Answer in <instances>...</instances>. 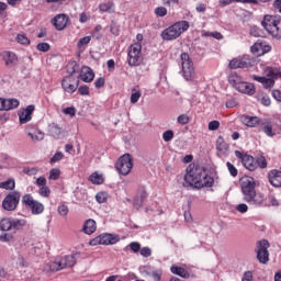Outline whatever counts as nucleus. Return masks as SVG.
Returning a JSON list of instances; mask_svg holds the SVG:
<instances>
[{
    "mask_svg": "<svg viewBox=\"0 0 281 281\" xmlns=\"http://www.w3.org/2000/svg\"><path fill=\"white\" fill-rule=\"evenodd\" d=\"M22 203L25 205V207H30L32 214L34 215L43 214V212H45V205L34 200V196H32L30 193L22 196Z\"/></svg>",
    "mask_w": 281,
    "mask_h": 281,
    "instance_id": "9",
    "label": "nucleus"
},
{
    "mask_svg": "<svg viewBox=\"0 0 281 281\" xmlns=\"http://www.w3.org/2000/svg\"><path fill=\"white\" fill-rule=\"evenodd\" d=\"M269 247L270 244L267 239L257 243V259L261 265L269 262Z\"/></svg>",
    "mask_w": 281,
    "mask_h": 281,
    "instance_id": "12",
    "label": "nucleus"
},
{
    "mask_svg": "<svg viewBox=\"0 0 281 281\" xmlns=\"http://www.w3.org/2000/svg\"><path fill=\"white\" fill-rule=\"evenodd\" d=\"M57 212L59 214V216H67V214H69V206L65 205V204H60L57 209Z\"/></svg>",
    "mask_w": 281,
    "mask_h": 281,
    "instance_id": "47",
    "label": "nucleus"
},
{
    "mask_svg": "<svg viewBox=\"0 0 281 281\" xmlns=\"http://www.w3.org/2000/svg\"><path fill=\"white\" fill-rule=\"evenodd\" d=\"M80 78L82 82H93V78H95V75L93 74V69L90 67L83 66L80 71Z\"/></svg>",
    "mask_w": 281,
    "mask_h": 281,
    "instance_id": "23",
    "label": "nucleus"
},
{
    "mask_svg": "<svg viewBox=\"0 0 281 281\" xmlns=\"http://www.w3.org/2000/svg\"><path fill=\"white\" fill-rule=\"evenodd\" d=\"M1 243H10L14 240V235L12 233H3L0 235Z\"/></svg>",
    "mask_w": 281,
    "mask_h": 281,
    "instance_id": "45",
    "label": "nucleus"
},
{
    "mask_svg": "<svg viewBox=\"0 0 281 281\" xmlns=\"http://www.w3.org/2000/svg\"><path fill=\"white\" fill-rule=\"evenodd\" d=\"M256 164V170H258V168H267V159L265 158V156H259L257 157V159L255 160Z\"/></svg>",
    "mask_w": 281,
    "mask_h": 281,
    "instance_id": "38",
    "label": "nucleus"
},
{
    "mask_svg": "<svg viewBox=\"0 0 281 281\" xmlns=\"http://www.w3.org/2000/svg\"><path fill=\"white\" fill-rule=\"evenodd\" d=\"M181 60V74L184 80H194L195 71H194V61L190 58L188 53H182L180 55Z\"/></svg>",
    "mask_w": 281,
    "mask_h": 281,
    "instance_id": "6",
    "label": "nucleus"
},
{
    "mask_svg": "<svg viewBox=\"0 0 281 281\" xmlns=\"http://www.w3.org/2000/svg\"><path fill=\"white\" fill-rule=\"evenodd\" d=\"M235 210L240 214H246V212H249V206L245 203H240L236 205Z\"/></svg>",
    "mask_w": 281,
    "mask_h": 281,
    "instance_id": "54",
    "label": "nucleus"
},
{
    "mask_svg": "<svg viewBox=\"0 0 281 281\" xmlns=\"http://www.w3.org/2000/svg\"><path fill=\"white\" fill-rule=\"evenodd\" d=\"M23 172H24V175H29V177H34V175H38V168H36V167H33V168L25 167L23 169Z\"/></svg>",
    "mask_w": 281,
    "mask_h": 281,
    "instance_id": "50",
    "label": "nucleus"
},
{
    "mask_svg": "<svg viewBox=\"0 0 281 281\" xmlns=\"http://www.w3.org/2000/svg\"><path fill=\"white\" fill-rule=\"evenodd\" d=\"M216 150H218L224 156H227L229 154V145L225 142V138H223V136L217 137Z\"/></svg>",
    "mask_w": 281,
    "mask_h": 281,
    "instance_id": "26",
    "label": "nucleus"
},
{
    "mask_svg": "<svg viewBox=\"0 0 281 281\" xmlns=\"http://www.w3.org/2000/svg\"><path fill=\"white\" fill-rule=\"evenodd\" d=\"M146 199H148V192L146 191V188L140 187L133 201L135 210H142L144 203H146Z\"/></svg>",
    "mask_w": 281,
    "mask_h": 281,
    "instance_id": "15",
    "label": "nucleus"
},
{
    "mask_svg": "<svg viewBox=\"0 0 281 281\" xmlns=\"http://www.w3.org/2000/svg\"><path fill=\"white\" fill-rule=\"evenodd\" d=\"M269 183L273 186V188H281V171L278 169H272L268 173Z\"/></svg>",
    "mask_w": 281,
    "mask_h": 281,
    "instance_id": "21",
    "label": "nucleus"
},
{
    "mask_svg": "<svg viewBox=\"0 0 281 281\" xmlns=\"http://www.w3.org/2000/svg\"><path fill=\"white\" fill-rule=\"evenodd\" d=\"M139 98H142L140 91H136V92L132 93L131 94V104H137V102H139Z\"/></svg>",
    "mask_w": 281,
    "mask_h": 281,
    "instance_id": "56",
    "label": "nucleus"
},
{
    "mask_svg": "<svg viewBox=\"0 0 281 281\" xmlns=\"http://www.w3.org/2000/svg\"><path fill=\"white\" fill-rule=\"evenodd\" d=\"M220 127H221V122L218 121H211L209 123V131H218Z\"/></svg>",
    "mask_w": 281,
    "mask_h": 281,
    "instance_id": "61",
    "label": "nucleus"
},
{
    "mask_svg": "<svg viewBox=\"0 0 281 281\" xmlns=\"http://www.w3.org/2000/svg\"><path fill=\"white\" fill-rule=\"evenodd\" d=\"M263 133L268 136V137H273V135H276V133L273 132V125L272 124H266L262 127Z\"/></svg>",
    "mask_w": 281,
    "mask_h": 281,
    "instance_id": "44",
    "label": "nucleus"
},
{
    "mask_svg": "<svg viewBox=\"0 0 281 281\" xmlns=\"http://www.w3.org/2000/svg\"><path fill=\"white\" fill-rule=\"evenodd\" d=\"M178 123L182 126H186V124H190V116L188 114H181L178 116Z\"/></svg>",
    "mask_w": 281,
    "mask_h": 281,
    "instance_id": "49",
    "label": "nucleus"
},
{
    "mask_svg": "<svg viewBox=\"0 0 281 281\" xmlns=\"http://www.w3.org/2000/svg\"><path fill=\"white\" fill-rule=\"evenodd\" d=\"M16 41L18 43H20V45H30V38H27V36L23 34H19L16 36Z\"/></svg>",
    "mask_w": 281,
    "mask_h": 281,
    "instance_id": "52",
    "label": "nucleus"
},
{
    "mask_svg": "<svg viewBox=\"0 0 281 281\" xmlns=\"http://www.w3.org/2000/svg\"><path fill=\"white\" fill-rule=\"evenodd\" d=\"M89 43H91V36L81 37L77 43V48L79 49V52H85Z\"/></svg>",
    "mask_w": 281,
    "mask_h": 281,
    "instance_id": "35",
    "label": "nucleus"
},
{
    "mask_svg": "<svg viewBox=\"0 0 281 281\" xmlns=\"http://www.w3.org/2000/svg\"><path fill=\"white\" fill-rule=\"evenodd\" d=\"M32 113H34V105H27L26 109L19 114L20 123L27 124L32 120Z\"/></svg>",
    "mask_w": 281,
    "mask_h": 281,
    "instance_id": "25",
    "label": "nucleus"
},
{
    "mask_svg": "<svg viewBox=\"0 0 281 281\" xmlns=\"http://www.w3.org/2000/svg\"><path fill=\"white\" fill-rule=\"evenodd\" d=\"M63 113L65 115H70L71 117L76 116V108L75 106H69L63 110Z\"/></svg>",
    "mask_w": 281,
    "mask_h": 281,
    "instance_id": "60",
    "label": "nucleus"
},
{
    "mask_svg": "<svg viewBox=\"0 0 281 281\" xmlns=\"http://www.w3.org/2000/svg\"><path fill=\"white\" fill-rule=\"evenodd\" d=\"M37 52L47 53L49 49H52V46L47 42H42L36 45Z\"/></svg>",
    "mask_w": 281,
    "mask_h": 281,
    "instance_id": "40",
    "label": "nucleus"
},
{
    "mask_svg": "<svg viewBox=\"0 0 281 281\" xmlns=\"http://www.w3.org/2000/svg\"><path fill=\"white\" fill-rule=\"evenodd\" d=\"M130 249L134 252V254H138V251H140L142 249V245L137 241H132L128 245Z\"/></svg>",
    "mask_w": 281,
    "mask_h": 281,
    "instance_id": "53",
    "label": "nucleus"
},
{
    "mask_svg": "<svg viewBox=\"0 0 281 281\" xmlns=\"http://www.w3.org/2000/svg\"><path fill=\"white\" fill-rule=\"evenodd\" d=\"M53 25L58 30L59 32L65 30L67 27V23H69V16L65 13L57 14L53 20H52Z\"/></svg>",
    "mask_w": 281,
    "mask_h": 281,
    "instance_id": "17",
    "label": "nucleus"
},
{
    "mask_svg": "<svg viewBox=\"0 0 281 281\" xmlns=\"http://www.w3.org/2000/svg\"><path fill=\"white\" fill-rule=\"evenodd\" d=\"M258 181L252 177H244L240 182L243 201L257 207L265 203V194L257 192Z\"/></svg>",
    "mask_w": 281,
    "mask_h": 281,
    "instance_id": "2",
    "label": "nucleus"
},
{
    "mask_svg": "<svg viewBox=\"0 0 281 281\" xmlns=\"http://www.w3.org/2000/svg\"><path fill=\"white\" fill-rule=\"evenodd\" d=\"M20 202H21V192L11 191L5 195V198L2 201V210H5V212H14V210L19 207Z\"/></svg>",
    "mask_w": 281,
    "mask_h": 281,
    "instance_id": "8",
    "label": "nucleus"
},
{
    "mask_svg": "<svg viewBox=\"0 0 281 281\" xmlns=\"http://www.w3.org/2000/svg\"><path fill=\"white\" fill-rule=\"evenodd\" d=\"M0 56L2 57V60H4V65L7 67H13V65H16V61L19 60L16 54L10 50H4L0 53Z\"/></svg>",
    "mask_w": 281,
    "mask_h": 281,
    "instance_id": "18",
    "label": "nucleus"
},
{
    "mask_svg": "<svg viewBox=\"0 0 281 281\" xmlns=\"http://www.w3.org/2000/svg\"><path fill=\"white\" fill-rule=\"evenodd\" d=\"M80 85V80L75 78L74 76H67L61 81V87L66 93H76L78 87Z\"/></svg>",
    "mask_w": 281,
    "mask_h": 281,
    "instance_id": "13",
    "label": "nucleus"
},
{
    "mask_svg": "<svg viewBox=\"0 0 281 281\" xmlns=\"http://www.w3.org/2000/svg\"><path fill=\"white\" fill-rule=\"evenodd\" d=\"M228 82L234 87V89H236L243 82V78H240L236 72H231L228 76Z\"/></svg>",
    "mask_w": 281,
    "mask_h": 281,
    "instance_id": "33",
    "label": "nucleus"
},
{
    "mask_svg": "<svg viewBox=\"0 0 281 281\" xmlns=\"http://www.w3.org/2000/svg\"><path fill=\"white\" fill-rule=\"evenodd\" d=\"M27 135L32 142H43L45 139V133L41 132V130L27 132Z\"/></svg>",
    "mask_w": 281,
    "mask_h": 281,
    "instance_id": "34",
    "label": "nucleus"
},
{
    "mask_svg": "<svg viewBox=\"0 0 281 281\" xmlns=\"http://www.w3.org/2000/svg\"><path fill=\"white\" fill-rule=\"evenodd\" d=\"M19 102L18 99H4V111H12L14 109H19Z\"/></svg>",
    "mask_w": 281,
    "mask_h": 281,
    "instance_id": "32",
    "label": "nucleus"
},
{
    "mask_svg": "<svg viewBox=\"0 0 281 281\" xmlns=\"http://www.w3.org/2000/svg\"><path fill=\"white\" fill-rule=\"evenodd\" d=\"M60 178V169L54 168L49 171V179L56 181Z\"/></svg>",
    "mask_w": 281,
    "mask_h": 281,
    "instance_id": "48",
    "label": "nucleus"
},
{
    "mask_svg": "<svg viewBox=\"0 0 281 281\" xmlns=\"http://www.w3.org/2000/svg\"><path fill=\"white\" fill-rule=\"evenodd\" d=\"M235 157L237 159H240L243 166L247 169L254 172L256 170V160L254 159V156H249L247 154H244L243 151L235 150Z\"/></svg>",
    "mask_w": 281,
    "mask_h": 281,
    "instance_id": "14",
    "label": "nucleus"
},
{
    "mask_svg": "<svg viewBox=\"0 0 281 281\" xmlns=\"http://www.w3.org/2000/svg\"><path fill=\"white\" fill-rule=\"evenodd\" d=\"M155 14L157 16H166V14H168V9H166L165 7H158L155 9Z\"/></svg>",
    "mask_w": 281,
    "mask_h": 281,
    "instance_id": "58",
    "label": "nucleus"
},
{
    "mask_svg": "<svg viewBox=\"0 0 281 281\" xmlns=\"http://www.w3.org/2000/svg\"><path fill=\"white\" fill-rule=\"evenodd\" d=\"M251 78L252 80H256V82H260L265 89L271 90L276 87V80L269 75V72L266 77L252 75Z\"/></svg>",
    "mask_w": 281,
    "mask_h": 281,
    "instance_id": "16",
    "label": "nucleus"
},
{
    "mask_svg": "<svg viewBox=\"0 0 281 281\" xmlns=\"http://www.w3.org/2000/svg\"><path fill=\"white\" fill-rule=\"evenodd\" d=\"M78 92L80 95H89V88L87 86H80Z\"/></svg>",
    "mask_w": 281,
    "mask_h": 281,
    "instance_id": "63",
    "label": "nucleus"
},
{
    "mask_svg": "<svg viewBox=\"0 0 281 281\" xmlns=\"http://www.w3.org/2000/svg\"><path fill=\"white\" fill-rule=\"evenodd\" d=\"M184 182L190 188L201 190L202 188H212L214 186V178L207 175L203 168L191 165L187 168Z\"/></svg>",
    "mask_w": 281,
    "mask_h": 281,
    "instance_id": "1",
    "label": "nucleus"
},
{
    "mask_svg": "<svg viewBox=\"0 0 281 281\" xmlns=\"http://www.w3.org/2000/svg\"><path fill=\"white\" fill-rule=\"evenodd\" d=\"M95 199L99 203H106L109 194H106V192H99L97 193Z\"/></svg>",
    "mask_w": 281,
    "mask_h": 281,
    "instance_id": "51",
    "label": "nucleus"
},
{
    "mask_svg": "<svg viewBox=\"0 0 281 281\" xmlns=\"http://www.w3.org/2000/svg\"><path fill=\"white\" fill-rule=\"evenodd\" d=\"M241 281H254V272L251 271L244 272Z\"/></svg>",
    "mask_w": 281,
    "mask_h": 281,
    "instance_id": "62",
    "label": "nucleus"
},
{
    "mask_svg": "<svg viewBox=\"0 0 281 281\" xmlns=\"http://www.w3.org/2000/svg\"><path fill=\"white\" fill-rule=\"evenodd\" d=\"M240 122L245 126H248L249 128H256V126H259L261 123L260 119L258 116H250V115H241L240 116Z\"/></svg>",
    "mask_w": 281,
    "mask_h": 281,
    "instance_id": "19",
    "label": "nucleus"
},
{
    "mask_svg": "<svg viewBox=\"0 0 281 281\" xmlns=\"http://www.w3.org/2000/svg\"><path fill=\"white\" fill-rule=\"evenodd\" d=\"M164 142H172L175 139V132L172 130H167L162 133Z\"/></svg>",
    "mask_w": 281,
    "mask_h": 281,
    "instance_id": "41",
    "label": "nucleus"
},
{
    "mask_svg": "<svg viewBox=\"0 0 281 281\" xmlns=\"http://www.w3.org/2000/svg\"><path fill=\"white\" fill-rule=\"evenodd\" d=\"M229 69H244L247 67V61L243 58H234L228 64Z\"/></svg>",
    "mask_w": 281,
    "mask_h": 281,
    "instance_id": "29",
    "label": "nucleus"
},
{
    "mask_svg": "<svg viewBox=\"0 0 281 281\" xmlns=\"http://www.w3.org/2000/svg\"><path fill=\"white\" fill-rule=\"evenodd\" d=\"M48 135L54 137V139H60V137H64L65 135V130H63L60 125L56 123H50L48 125Z\"/></svg>",
    "mask_w": 281,
    "mask_h": 281,
    "instance_id": "20",
    "label": "nucleus"
},
{
    "mask_svg": "<svg viewBox=\"0 0 281 281\" xmlns=\"http://www.w3.org/2000/svg\"><path fill=\"white\" fill-rule=\"evenodd\" d=\"M101 245H115L120 243V237L113 234H101Z\"/></svg>",
    "mask_w": 281,
    "mask_h": 281,
    "instance_id": "24",
    "label": "nucleus"
},
{
    "mask_svg": "<svg viewBox=\"0 0 281 281\" xmlns=\"http://www.w3.org/2000/svg\"><path fill=\"white\" fill-rule=\"evenodd\" d=\"M99 9L101 12L113 14V12H115V3H113V1L102 2L99 4Z\"/></svg>",
    "mask_w": 281,
    "mask_h": 281,
    "instance_id": "31",
    "label": "nucleus"
},
{
    "mask_svg": "<svg viewBox=\"0 0 281 281\" xmlns=\"http://www.w3.org/2000/svg\"><path fill=\"white\" fill-rule=\"evenodd\" d=\"M140 256H143V258H150L153 250L149 247H143L140 248Z\"/></svg>",
    "mask_w": 281,
    "mask_h": 281,
    "instance_id": "55",
    "label": "nucleus"
},
{
    "mask_svg": "<svg viewBox=\"0 0 281 281\" xmlns=\"http://www.w3.org/2000/svg\"><path fill=\"white\" fill-rule=\"evenodd\" d=\"M116 170L120 175H128L131 170H133V157L131 154H124L120 157L119 161L116 162Z\"/></svg>",
    "mask_w": 281,
    "mask_h": 281,
    "instance_id": "11",
    "label": "nucleus"
},
{
    "mask_svg": "<svg viewBox=\"0 0 281 281\" xmlns=\"http://www.w3.org/2000/svg\"><path fill=\"white\" fill-rule=\"evenodd\" d=\"M63 157H65V155L60 151H57L54 154V156L50 158V164H56L58 161H60L63 159Z\"/></svg>",
    "mask_w": 281,
    "mask_h": 281,
    "instance_id": "59",
    "label": "nucleus"
},
{
    "mask_svg": "<svg viewBox=\"0 0 281 281\" xmlns=\"http://www.w3.org/2000/svg\"><path fill=\"white\" fill-rule=\"evenodd\" d=\"M38 194L44 199H47L49 198V194H52V190H49V187L45 184L44 187L40 188Z\"/></svg>",
    "mask_w": 281,
    "mask_h": 281,
    "instance_id": "42",
    "label": "nucleus"
},
{
    "mask_svg": "<svg viewBox=\"0 0 281 281\" xmlns=\"http://www.w3.org/2000/svg\"><path fill=\"white\" fill-rule=\"evenodd\" d=\"M98 229V224H95L94 220H87L83 223L82 232H85L88 236H91V234H94V232Z\"/></svg>",
    "mask_w": 281,
    "mask_h": 281,
    "instance_id": "27",
    "label": "nucleus"
},
{
    "mask_svg": "<svg viewBox=\"0 0 281 281\" xmlns=\"http://www.w3.org/2000/svg\"><path fill=\"white\" fill-rule=\"evenodd\" d=\"M272 98L277 100V102H281V91L280 90H272L271 92Z\"/></svg>",
    "mask_w": 281,
    "mask_h": 281,
    "instance_id": "64",
    "label": "nucleus"
},
{
    "mask_svg": "<svg viewBox=\"0 0 281 281\" xmlns=\"http://www.w3.org/2000/svg\"><path fill=\"white\" fill-rule=\"evenodd\" d=\"M89 181H91V183H93L94 186H102V183H104V178H102V175L93 172L89 177Z\"/></svg>",
    "mask_w": 281,
    "mask_h": 281,
    "instance_id": "36",
    "label": "nucleus"
},
{
    "mask_svg": "<svg viewBox=\"0 0 281 281\" xmlns=\"http://www.w3.org/2000/svg\"><path fill=\"white\" fill-rule=\"evenodd\" d=\"M188 30H190V22L179 21L165 29L161 32V38H164V41H177V38H179L183 32H188Z\"/></svg>",
    "mask_w": 281,
    "mask_h": 281,
    "instance_id": "4",
    "label": "nucleus"
},
{
    "mask_svg": "<svg viewBox=\"0 0 281 281\" xmlns=\"http://www.w3.org/2000/svg\"><path fill=\"white\" fill-rule=\"evenodd\" d=\"M262 27L273 36V38H280V29L278 27V20L273 15H266L261 21Z\"/></svg>",
    "mask_w": 281,
    "mask_h": 281,
    "instance_id": "10",
    "label": "nucleus"
},
{
    "mask_svg": "<svg viewBox=\"0 0 281 281\" xmlns=\"http://www.w3.org/2000/svg\"><path fill=\"white\" fill-rule=\"evenodd\" d=\"M235 89L239 91V93H246L247 95H254L256 93L254 83H248L245 81H241Z\"/></svg>",
    "mask_w": 281,
    "mask_h": 281,
    "instance_id": "22",
    "label": "nucleus"
},
{
    "mask_svg": "<svg viewBox=\"0 0 281 281\" xmlns=\"http://www.w3.org/2000/svg\"><path fill=\"white\" fill-rule=\"evenodd\" d=\"M268 74L273 78V80H278L280 79L281 80V70H278V69H270L268 71Z\"/></svg>",
    "mask_w": 281,
    "mask_h": 281,
    "instance_id": "57",
    "label": "nucleus"
},
{
    "mask_svg": "<svg viewBox=\"0 0 281 281\" xmlns=\"http://www.w3.org/2000/svg\"><path fill=\"white\" fill-rule=\"evenodd\" d=\"M14 188H16V181L14 178H9L8 180L0 182L1 190H8L9 192H12Z\"/></svg>",
    "mask_w": 281,
    "mask_h": 281,
    "instance_id": "30",
    "label": "nucleus"
},
{
    "mask_svg": "<svg viewBox=\"0 0 281 281\" xmlns=\"http://www.w3.org/2000/svg\"><path fill=\"white\" fill-rule=\"evenodd\" d=\"M171 273H173V276H179L180 278H183L184 280H188L190 278V272H188V270H186L184 268H181L179 266H172L170 268Z\"/></svg>",
    "mask_w": 281,
    "mask_h": 281,
    "instance_id": "28",
    "label": "nucleus"
},
{
    "mask_svg": "<svg viewBox=\"0 0 281 281\" xmlns=\"http://www.w3.org/2000/svg\"><path fill=\"white\" fill-rule=\"evenodd\" d=\"M127 65L130 67H139V65H142V44L139 42L130 46L127 53Z\"/></svg>",
    "mask_w": 281,
    "mask_h": 281,
    "instance_id": "7",
    "label": "nucleus"
},
{
    "mask_svg": "<svg viewBox=\"0 0 281 281\" xmlns=\"http://www.w3.org/2000/svg\"><path fill=\"white\" fill-rule=\"evenodd\" d=\"M25 225H27L25 218L3 217L0 220V232H21Z\"/></svg>",
    "mask_w": 281,
    "mask_h": 281,
    "instance_id": "5",
    "label": "nucleus"
},
{
    "mask_svg": "<svg viewBox=\"0 0 281 281\" xmlns=\"http://www.w3.org/2000/svg\"><path fill=\"white\" fill-rule=\"evenodd\" d=\"M258 102L262 104L263 106H271V98L267 94H261L258 97Z\"/></svg>",
    "mask_w": 281,
    "mask_h": 281,
    "instance_id": "39",
    "label": "nucleus"
},
{
    "mask_svg": "<svg viewBox=\"0 0 281 281\" xmlns=\"http://www.w3.org/2000/svg\"><path fill=\"white\" fill-rule=\"evenodd\" d=\"M150 276L154 281H161V276H164V271L161 269L153 270Z\"/></svg>",
    "mask_w": 281,
    "mask_h": 281,
    "instance_id": "46",
    "label": "nucleus"
},
{
    "mask_svg": "<svg viewBox=\"0 0 281 281\" xmlns=\"http://www.w3.org/2000/svg\"><path fill=\"white\" fill-rule=\"evenodd\" d=\"M78 260V255H67L60 258H57L54 261H49L44 265L43 271L45 273H56V271H61V269H69L75 267Z\"/></svg>",
    "mask_w": 281,
    "mask_h": 281,
    "instance_id": "3",
    "label": "nucleus"
},
{
    "mask_svg": "<svg viewBox=\"0 0 281 281\" xmlns=\"http://www.w3.org/2000/svg\"><path fill=\"white\" fill-rule=\"evenodd\" d=\"M227 170L231 177H238V169L232 162H226Z\"/></svg>",
    "mask_w": 281,
    "mask_h": 281,
    "instance_id": "43",
    "label": "nucleus"
},
{
    "mask_svg": "<svg viewBox=\"0 0 281 281\" xmlns=\"http://www.w3.org/2000/svg\"><path fill=\"white\" fill-rule=\"evenodd\" d=\"M250 52H251L255 56H262V54H265V50H262V44H260V43H255V44L250 47Z\"/></svg>",
    "mask_w": 281,
    "mask_h": 281,
    "instance_id": "37",
    "label": "nucleus"
}]
</instances>
